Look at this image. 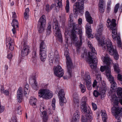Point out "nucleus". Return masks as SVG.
<instances>
[{
  "instance_id": "f257e3e1",
  "label": "nucleus",
  "mask_w": 122,
  "mask_h": 122,
  "mask_svg": "<svg viewBox=\"0 0 122 122\" xmlns=\"http://www.w3.org/2000/svg\"><path fill=\"white\" fill-rule=\"evenodd\" d=\"M73 14H70L69 21L73 26V29L71 32V40L73 43L75 44L76 47L78 48L77 50L78 51L80 46L82 44V31L81 30L78 29V25L73 23Z\"/></svg>"
},
{
  "instance_id": "f03ea898",
  "label": "nucleus",
  "mask_w": 122,
  "mask_h": 122,
  "mask_svg": "<svg viewBox=\"0 0 122 122\" xmlns=\"http://www.w3.org/2000/svg\"><path fill=\"white\" fill-rule=\"evenodd\" d=\"M88 45L92 52H88L86 55V57L87 59V61L91 68L94 70L97 67V58L96 57V52L90 42H88Z\"/></svg>"
},
{
  "instance_id": "7ed1b4c3",
  "label": "nucleus",
  "mask_w": 122,
  "mask_h": 122,
  "mask_svg": "<svg viewBox=\"0 0 122 122\" xmlns=\"http://www.w3.org/2000/svg\"><path fill=\"white\" fill-rule=\"evenodd\" d=\"M102 42H99V46H101L103 50H107L110 55H114V57L115 59H118L119 56L116 49L113 48L111 40L109 39L106 40L104 38Z\"/></svg>"
},
{
  "instance_id": "20e7f679",
  "label": "nucleus",
  "mask_w": 122,
  "mask_h": 122,
  "mask_svg": "<svg viewBox=\"0 0 122 122\" xmlns=\"http://www.w3.org/2000/svg\"><path fill=\"white\" fill-rule=\"evenodd\" d=\"M117 93L118 97H117L116 95L114 94L112 96L111 101L114 106L116 107H118V102L119 101L120 102L122 105V99H120L119 98H122V88L118 87L117 90Z\"/></svg>"
},
{
  "instance_id": "39448f33",
  "label": "nucleus",
  "mask_w": 122,
  "mask_h": 122,
  "mask_svg": "<svg viewBox=\"0 0 122 122\" xmlns=\"http://www.w3.org/2000/svg\"><path fill=\"white\" fill-rule=\"evenodd\" d=\"M39 96L46 99H48L52 98L53 96L52 92L48 89H42L39 91Z\"/></svg>"
},
{
  "instance_id": "423d86ee",
  "label": "nucleus",
  "mask_w": 122,
  "mask_h": 122,
  "mask_svg": "<svg viewBox=\"0 0 122 122\" xmlns=\"http://www.w3.org/2000/svg\"><path fill=\"white\" fill-rule=\"evenodd\" d=\"M86 0H78L73 6V11L74 14H77L78 12H81L84 9V3Z\"/></svg>"
},
{
  "instance_id": "0eeeda50",
  "label": "nucleus",
  "mask_w": 122,
  "mask_h": 122,
  "mask_svg": "<svg viewBox=\"0 0 122 122\" xmlns=\"http://www.w3.org/2000/svg\"><path fill=\"white\" fill-rule=\"evenodd\" d=\"M68 51V49H66V51H65L64 54V55L66 59V64L69 75L68 77H67L66 78L64 77V78L67 79L71 77L72 76L71 71V70H70V69H71L72 66V63L69 57V54Z\"/></svg>"
},
{
  "instance_id": "6e6552de",
  "label": "nucleus",
  "mask_w": 122,
  "mask_h": 122,
  "mask_svg": "<svg viewBox=\"0 0 122 122\" xmlns=\"http://www.w3.org/2000/svg\"><path fill=\"white\" fill-rule=\"evenodd\" d=\"M53 28L55 30H54L56 36L60 41L61 40V31L59 27L58 21L56 19H54L53 22Z\"/></svg>"
},
{
  "instance_id": "1a4fd4ad",
  "label": "nucleus",
  "mask_w": 122,
  "mask_h": 122,
  "mask_svg": "<svg viewBox=\"0 0 122 122\" xmlns=\"http://www.w3.org/2000/svg\"><path fill=\"white\" fill-rule=\"evenodd\" d=\"M103 30V25L102 23H100L98 25L97 28V33L96 34V38L99 41L98 44L99 46V42L100 41L102 42L103 41V39L107 40L108 39H107L104 37H102V32Z\"/></svg>"
},
{
  "instance_id": "9d476101",
  "label": "nucleus",
  "mask_w": 122,
  "mask_h": 122,
  "mask_svg": "<svg viewBox=\"0 0 122 122\" xmlns=\"http://www.w3.org/2000/svg\"><path fill=\"white\" fill-rule=\"evenodd\" d=\"M111 110L112 115L114 116L115 119L118 121L117 122H120L119 121L121 119V116L122 115L121 109L119 107H114L112 108Z\"/></svg>"
},
{
  "instance_id": "9b49d317",
  "label": "nucleus",
  "mask_w": 122,
  "mask_h": 122,
  "mask_svg": "<svg viewBox=\"0 0 122 122\" xmlns=\"http://www.w3.org/2000/svg\"><path fill=\"white\" fill-rule=\"evenodd\" d=\"M46 24L45 17L43 15L40 19L38 24V29L39 32L41 33L43 31Z\"/></svg>"
},
{
  "instance_id": "f8f14e48",
  "label": "nucleus",
  "mask_w": 122,
  "mask_h": 122,
  "mask_svg": "<svg viewBox=\"0 0 122 122\" xmlns=\"http://www.w3.org/2000/svg\"><path fill=\"white\" fill-rule=\"evenodd\" d=\"M40 109V115L43 117L44 121L46 122L48 119V116L47 114L46 109L43 103H41Z\"/></svg>"
},
{
  "instance_id": "ddd939ff",
  "label": "nucleus",
  "mask_w": 122,
  "mask_h": 122,
  "mask_svg": "<svg viewBox=\"0 0 122 122\" xmlns=\"http://www.w3.org/2000/svg\"><path fill=\"white\" fill-rule=\"evenodd\" d=\"M116 20L114 19H112L111 21H110L109 19L107 21V23L108 24V26L110 29L112 30V33H117V30L115 29H113L116 26Z\"/></svg>"
},
{
  "instance_id": "4468645a",
  "label": "nucleus",
  "mask_w": 122,
  "mask_h": 122,
  "mask_svg": "<svg viewBox=\"0 0 122 122\" xmlns=\"http://www.w3.org/2000/svg\"><path fill=\"white\" fill-rule=\"evenodd\" d=\"M54 73L55 75L56 76L61 77L64 74V71L61 66L58 65L55 68Z\"/></svg>"
},
{
  "instance_id": "2eb2a0df",
  "label": "nucleus",
  "mask_w": 122,
  "mask_h": 122,
  "mask_svg": "<svg viewBox=\"0 0 122 122\" xmlns=\"http://www.w3.org/2000/svg\"><path fill=\"white\" fill-rule=\"evenodd\" d=\"M82 77L83 79L85 81L86 83V86L91 85V81L90 76L88 72H87L84 73L83 74H81Z\"/></svg>"
},
{
  "instance_id": "dca6fc26",
  "label": "nucleus",
  "mask_w": 122,
  "mask_h": 122,
  "mask_svg": "<svg viewBox=\"0 0 122 122\" xmlns=\"http://www.w3.org/2000/svg\"><path fill=\"white\" fill-rule=\"evenodd\" d=\"M6 44L7 47L12 51L14 48V41L10 37H7L6 38Z\"/></svg>"
},
{
  "instance_id": "f3484780",
  "label": "nucleus",
  "mask_w": 122,
  "mask_h": 122,
  "mask_svg": "<svg viewBox=\"0 0 122 122\" xmlns=\"http://www.w3.org/2000/svg\"><path fill=\"white\" fill-rule=\"evenodd\" d=\"M30 47L26 44V42H24L23 44V47L21 51V55L22 57L26 56L29 51Z\"/></svg>"
},
{
  "instance_id": "a211bd4d",
  "label": "nucleus",
  "mask_w": 122,
  "mask_h": 122,
  "mask_svg": "<svg viewBox=\"0 0 122 122\" xmlns=\"http://www.w3.org/2000/svg\"><path fill=\"white\" fill-rule=\"evenodd\" d=\"M11 25L13 28L12 29V31L13 34H11V35L12 36H14L15 35L16 33L15 28L18 27V23L17 20L13 19V21L11 23Z\"/></svg>"
},
{
  "instance_id": "6ab92c4d",
  "label": "nucleus",
  "mask_w": 122,
  "mask_h": 122,
  "mask_svg": "<svg viewBox=\"0 0 122 122\" xmlns=\"http://www.w3.org/2000/svg\"><path fill=\"white\" fill-rule=\"evenodd\" d=\"M23 92L22 88L20 87L18 89L17 93V100L19 102H21L23 99Z\"/></svg>"
},
{
  "instance_id": "aec40b11",
  "label": "nucleus",
  "mask_w": 122,
  "mask_h": 122,
  "mask_svg": "<svg viewBox=\"0 0 122 122\" xmlns=\"http://www.w3.org/2000/svg\"><path fill=\"white\" fill-rule=\"evenodd\" d=\"M112 37L114 40H116V38H117V41L118 46L119 47H121L122 43L120 36L118 35L117 36V33L116 34L114 33H112Z\"/></svg>"
},
{
  "instance_id": "412c9836",
  "label": "nucleus",
  "mask_w": 122,
  "mask_h": 122,
  "mask_svg": "<svg viewBox=\"0 0 122 122\" xmlns=\"http://www.w3.org/2000/svg\"><path fill=\"white\" fill-rule=\"evenodd\" d=\"M80 114L79 111L75 112L73 116L71 122H79L80 118Z\"/></svg>"
},
{
  "instance_id": "4be33fe9",
  "label": "nucleus",
  "mask_w": 122,
  "mask_h": 122,
  "mask_svg": "<svg viewBox=\"0 0 122 122\" xmlns=\"http://www.w3.org/2000/svg\"><path fill=\"white\" fill-rule=\"evenodd\" d=\"M55 54V58H53V56H51L50 57L49 62L50 64L51 65H52L53 63L54 59L55 61L56 62L57 61H58L59 58L57 52H56Z\"/></svg>"
},
{
  "instance_id": "5701e85b",
  "label": "nucleus",
  "mask_w": 122,
  "mask_h": 122,
  "mask_svg": "<svg viewBox=\"0 0 122 122\" xmlns=\"http://www.w3.org/2000/svg\"><path fill=\"white\" fill-rule=\"evenodd\" d=\"M85 14V18L87 21L89 23L92 24L93 23V21L89 12L88 11H86Z\"/></svg>"
},
{
  "instance_id": "b1692460",
  "label": "nucleus",
  "mask_w": 122,
  "mask_h": 122,
  "mask_svg": "<svg viewBox=\"0 0 122 122\" xmlns=\"http://www.w3.org/2000/svg\"><path fill=\"white\" fill-rule=\"evenodd\" d=\"M102 59H103L102 61L103 62L107 65H109L112 63L111 59L108 56H102Z\"/></svg>"
},
{
  "instance_id": "393cba45",
  "label": "nucleus",
  "mask_w": 122,
  "mask_h": 122,
  "mask_svg": "<svg viewBox=\"0 0 122 122\" xmlns=\"http://www.w3.org/2000/svg\"><path fill=\"white\" fill-rule=\"evenodd\" d=\"M91 24L90 23H87L85 26L86 33L89 36H91V33L92 30L91 29Z\"/></svg>"
},
{
  "instance_id": "a878e982",
  "label": "nucleus",
  "mask_w": 122,
  "mask_h": 122,
  "mask_svg": "<svg viewBox=\"0 0 122 122\" xmlns=\"http://www.w3.org/2000/svg\"><path fill=\"white\" fill-rule=\"evenodd\" d=\"M46 51H40V59L43 61H44L46 59L47 57Z\"/></svg>"
},
{
  "instance_id": "bb28decb",
  "label": "nucleus",
  "mask_w": 122,
  "mask_h": 122,
  "mask_svg": "<svg viewBox=\"0 0 122 122\" xmlns=\"http://www.w3.org/2000/svg\"><path fill=\"white\" fill-rule=\"evenodd\" d=\"M107 70L106 71V75L107 77L108 78L110 82L111 83L113 81H114L113 77L111 75V70L109 69Z\"/></svg>"
},
{
  "instance_id": "cd10ccee",
  "label": "nucleus",
  "mask_w": 122,
  "mask_h": 122,
  "mask_svg": "<svg viewBox=\"0 0 122 122\" xmlns=\"http://www.w3.org/2000/svg\"><path fill=\"white\" fill-rule=\"evenodd\" d=\"M81 108L83 111L86 114L91 113L92 112L90 108L89 107H87L86 105H85V104L82 105Z\"/></svg>"
},
{
  "instance_id": "c85d7f7f",
  "label": "nucleus",
  "mask_w": 122,
  "mask_h": 122,
  "mask_svg": "<svg viewBox=\"0 0 122 122\" xmlns=\"http://www.w3.org/2000/svg\"><path fill=\"white\" fill-rule=\"evenodd\" d=\"M104 85L101 87L100 91H101V94L102 95L104 96L106 92V90L107 89V87L105 83H104Z\"/></svg>"
},
{
  "instance_id": "c756f323",
  "label": "nucleus",
  "mask_w": 122,
  "mask_h": 122,
  "mask_svg": "<svg viewBox=\"0 0 122 122\" xmlns=\"http://www.w3.org/2000/svg\"><path fill=\"white\" fill-rule=\"evenodd\" d=\"M37 101V99L35 98L31 97L29 101V103L31 105L35 106Z\"/></svg>"
},
{
  "instance_id": "7c9ffc66",
  "label": "nucleus",
  "mask_w": 122,
  "mask_h": 122,
  "mask_svg": "<svg viewBox=\"0 0 122 122\" xmlns=\"http://www.w3.org/2000/svg\"><path fill=\"white\" fill-rule=\"evenodd\" d=\"M46 51V45L44 42L42 41L40 44V51Z\"/></svg>"
},
{
  "instance_id": "2f4dec72",
  "label": "nucleus",
  "mask_w": 122,
  "mask_h": 122,
  "mask_svg": "<svg viewBox=\"0 0 122 122\" xmlns=\"http://www.w3.org/2000/svg\"><path fill=\"white\" fill-rule=\"evenodd\" d=\"M101 115L102 117V120H105V119H107V116L105 111L101 110Z\"/></svg>"
},
{
  "instance_id": "473e14b6",
  "label": "nucleus",
  "mask_w": 122,
  "mask_h": 122,
  "mask_svg": "<svg viewBox=\"0 0 122 122\" xmlns=\"http://www.w3.org/2000/svg\"><path fill=\"white\" fill-rule=\"evenodd\" d=\"M113 67L114 71L118 73L120 72L119 67L118 64L115 63L113 64Z\"/></svg>"
},
{
  "instance_id": "72a5a7b5",
  "label": "nucleus",
  "mask_w": 122,
  "mask_h": 122,
  "mask_svg": "<svg viewBox=\"0 0 122 122\" xmlns=\"http://www.w3.org/2000/svg\"><path fill=\"white\" fill-rule=\"evenodd\" d=\"M109 69L111 70V67L110 66H102L100 68V70L101 71L103 72L105 71L106 73V71Z\"/></svg>"
},
{
  "instance_id": "f704fd0d",
  "label": "nucleus",
  "mask_w": 122,
  "mask_h": 122,
  "mask_svg": "<svg viewBox=\"0 0 122 122\" xmlns=\"http://www.w3.org/2000/svg\"><path fill=\"white\" fill-rule=\"evenodd\" d=\"M99 9L100 12L101 13H103L105 9V6L104 4H99Z\"/></svg>"
},
{
  "instance_id": "c9c22d12",
  "label": "nucleus",
  "mask_w": 122,
  "mask_h": 122,
  "mask_svg": "<svg viewBox=\"0 0 122 122\" xmlns=\"http://www.w3.org/2000/svg\"><path fill=\"white\" fill-rule=\"evenodd\" d=\"M24 90V94L26 96L27 94L28 95L29 92V85L28 84H26L25 85Z\"/></svg>"
},
{
  "instance_id": "e433bc0d",
  "label": "nucleus",
  "mask_w": 122,
  "mask_h": 122,
  "mask_svg": "<svg viewBox=\"0 0 122 122\" xmlns=\"http://www.w3.org/2000/svg\"><path fill=\"white\" fill-rule=\"evenodd\" d=\"M111 83V88L110 90L112 92H113L114 91L115 89V87L116 86L117 84L115 81H113Z\"/></svg>"
},
{
  "instance_id": "4c0bfd02",
  "label": "nucleus",
  "mask_w": 122,
  "mask_h": 122,
  "mask_svg": "<svg viewBox=\"0 0 122 122\" xmlns=\"http://www.w3.org/2000/svg\"><path fill=\"white\" fill-rule=\"evenodd\" d=\"M62 6V5L61 3H57L55 5V9L57 12L59 10L60 8Z\"/></svg>"
},
{
  "instance_id": "58836bf2",
  "label": "nucleus",
  "mask_w": 122,
  "mask_h": 122,
  "mask_svg": "<svg viewBox=\"0 0 122 122\" xmlns=\"http://www.w3.org/2000/svg\"><path fill=\"white\" fill-rule=\"evenodd\" d=\"M0 91L2 93H4L6 96H8L9 94V92L8 90H4L3 87H2L0 89Z\"/></svg>"
},
{
  "instance_id": "ea45409f",
  "label": "nucleus",
  "mask_w": 122,
  "mask_h": 122,
  "mask_svg": "<svg viewBox=\"0 0 122 122\" xmlns=\"http://www.w3.org/2000/svg\"><path fill=\"white\" fill-rule=\"evenodd\" d=\"M60 101V104L61 106L63 105L64 103H65L66 102V100L65 97H61L59 98Z\"/></svg>"
},
{
  "instance_id": "a19ab883",
  "label": "nucleus",
  "mask_w": 122,
  "mask_h": 122,
  "mask_svg": "<svg viewBox=\"0 0 122 122\" xmlns=\"http://www.w3.org/2000/svg\"><path fill=\"white\" fill-rule=\"evenodd\" d=\"M65 93L64 92L63 90L61 89L59 91L58 95L59 98L61 97H64Z\"/></svg>"
},
{
  "instance_id": "79ce46f5",
  "label": "nucleus",
  "mask_w": 122,
  "mask_h": 122,
  "mask_svg": "<svg viewBox=\"0 0 122 122\" xmlns=\"http://www.w3.org/2000/svg\"><path fill=\"white\" fill-rule=\"evenodd\" d=\"M29 11V9L27 8L25 9V12L24 13V17L25 19H27L28 18V12Z\"/></svg>"
},
{
  "instance_id": "37998d69",
  "label": "nucleus",
  "mask_w": 122,
  "mask_h": 122,
  "mask_svg": "<svg viewBox=\"0 0 122 122\" xmlns=\"http://www.w3.org/2000/svg\"><path fill=\"white\" fill-rule=\"evenodd\" d=\"M65 9L66 13H68L69 12L70 9L69 2L68 0H67L66 1V4Z\"/></svg>"
},
{
  "instance_id": "c03bdc74",
  "label": "nucleus",
  "mask_w": 122,
  "mask_h": 122,
  "mask_svg": "<svg viewBox=\"0 0 122 122\" xmlns=\"http://www.w3.org/2000/svg\"><path fill=\"white\" fill-rule=\"evenodd\" d=\"M51 25L50 23H48L47 29V34L49 35L51 32Z\"/></svg>"
},
{
  "instance_id": "a18cd8bd",
  "label": "nucleus",
  "mask_w": 122,
  "mask_h": 122,
  "mask_svg": "<svg viewBox=\"0 0 122 122\" xmlns=\"http://www.w3.org/2000/svg\"><path fill=\"white\" fill-rule=\"evenodd\" d=\"M80 87L81 89V92L82 93L86 91V88L84 86V85L81 84H80Z\"/></svg>"
},
{
  "instance_id": "49530a36",
  "label": "nucleus",
  "mask_w": 122,
  "mask_h": 122,
  "mask_svg": "<svg viewBox=\"0 0 122 122\" xmlns=\"http://www.w3.org/2000/svg\"><path fill=\"white\" fill-rule=\"evenodd\" d=\"M87 100V97H83L82 98L81 100V102L82 103H83L82 105H84V104H85V105H86V102Z\"/></svg>"
},
{
  "instance_id": "de8ad7c7",
  "label": "nucleus",
  "mask_w": 122,
  "mask_h": 122,
  "mask_svg": "<svg viewBox=\"0 0 122 122\" xmlns=\"http://www.w3.org/2000/svg\"><path fill=\"white\" fill-rule=\"evenodd\" d=\"M119 5V3H117L114 9V12L115 13H116L117 11Z\"/></svg>"
},
{
  "instance_id": "09e8293b",
  "label": "nucleus",
  "mask_w": 122,
  "mask_h": 122,
  "mask_svg": "<svg viewBox=\"0 0 122 122\" xmlns=\"http://www.w3.org/2000/svg\"><path fill=\"white\" fill-rule=\"evenodd\" d=\"M56 100L55 99H53L52 101V106L53 110L55 109Z\"/></svg>"
},
{
  "instance_id": "8fccbe9b",
  "label": "nucleus",
  "mask_w": 122,
  "mask_h": 122,
  "mask_svg": "<svg viewBox=\"0 0 122 122\" xmlns=\"http://www.w3.org/2000/svg\"><path fill=\"white\" fill-rule=\"evenodd\" d=\"M73 101L74 103L76 104L77 105H78L79 103V100L78 98L76 97V98H74Z\"/></svg>"
},
{
  "instance_id": "3c124183",
  "label": "nucleus",
  "mask_w": 122,
  "mask_h": 122,
  "mask_svg": "<svg viewBox=\"0 0 122 122\" xmlns=\"http://www.w3.org/2000/svg\"><path fill=\"white\" fill-rule=\"evenodd\" d=\"M33 80L34 83V85L33 86V87L35 89H37V87L38 86V84L35 79H34Z\"/></svg>"
},
{
  "instance_id": "603ef678",
  "label": "nucleus",
  "mask_w": 122,
  "mask_h": 122,
  "mask_svg": "<svg viewBox=\"0 0 122 122\" xmlns=\"http://www.w3.org/2000/svg\"><path fill=\"white\" fill-rule=\"evenodd\" d=\"M86 118L87 120H90L92 119V114L91 113L87 114H86Z\"/></svg>"
},
{
  "instance_id": "864d4df0",
  "label": "nucleus",
  "mask_w": 122,
  "mask_h": 122,
  "mask_svg": "<svg viewBox=\"0 0 122 122\" xmlns=\"http://www.w3.org/2000/svg\"><path fill=\"white\" fill-rule=\"evenodd\" d=\"M93 95L95 97H97L100 94L97 91L95 90L94 92Z\"/></svg>"
},
{
  "instance_id": "5fc2aeb1",
  "label": "nucleus",
  "mask_w": 122,
  "mask_h": 122,
  "mask_svg": "<svg viewBox=\"0 0 122 122\" xmlns=\"http://www.w3.org/2000/svg\"><path fill=\"white\" fill-rule=\"evenodd\" d=\"M32 58H34V60H36V52L35 51L33 52L32 53Z\"/></svg>"
},
{
  "instance_id": "6e6d98bb",
  "label": "nucleus",
  "mask_w": 122,
  "mask_h": 122,
  "mask_svg": "<svg viewBox=\"0 0 122 122\" xmlns=\"http://www.w3.org/2000/svg\"><path fill=\"white\" fill-rule=\"evenodd\" d=\"M118 80L121 81H122V75L120 74H118L117 76Z\"/></svg>"
},
{
  "instance_id": "4d7b16f0",
  "label": "nucleus",
  "mask_w": 122,
  "mask_h": 122,
  "mask_svg": "<svg viewBox=\"0 0 122 122\" xmlns=\"http://www.w3.org/2000/svg\"><path fill=\"white\" fill-rule=\"evenodd\" d=\"M5 109L4 106L0 105V113L3 112Z\"/></svg>"
},
{
  "instance_id": "13d9d810",
  "label": "nucleus",
  "mask_w": 122,
  "mask_h": 122,
  "mask_svg": "<svg viewBox=\"0 0 122 122\" xmlns=\"http://www.w3.org/2000/svg\"><path fill=\"white\" fill-rule=\"evenodd\" d=\"M13 57L12 54V53H8L7 55V58L9 59H10L12 58Z\"/></svg>"
},
{
  "instance_id": "bf43d9fd",
  "label": "nucleus",
  "mask_w": 122,
  "mask_h": 122,
  "mask_svg": "<svg viewBox=\"0 0 122 122\" xmlns=\"http://www.w3.org/2000/svg\"><path fill=\"white\" fill-rule=\"evenodd\" d=\"M92 104L94 110H95L97 109V107L96 104L93 103H92Z\"/></svg>"
},
{
  "instance_id": "052dcab7",
  "label": "nucleus",
  "mask_w": 122,
  "mask_h": 122,
  "mask_svg": "<svg viewBox=\"0 0 122 122\" xmlns=\"http://www.w3.org/2000/svg\"><path fill=\"white\" fill-rule=\"evenodd\" d=\"M61 19L62 20H64L65 18V15L64 14H62L60 16Z\"/></svg>"
},
{
  "instance_id": "680f3d73",
  "label": "nucleus",
  "mask_w": 122,
  "mask_h": 122,
  "mask_svg": "<svg viewBox=\"0 0 122 122\" xmlns=\"http://www.w3.org/2000/svg\"><path fill=\"white\" fill-rule=\"evenodd\" d=\"M97 81L96 80H95L93 82V87H96L97 86Z\"/></svg>"
},
{
  "instance_id": "e2e57ef3",
  "label": "nucleus",
  "mask_w": 122,
  "mask_h": 122,
  "mask_svg": "<svg viewBox=\"0 0 122 122\" xmlns=\"http://www.w3.org/2000/svg\"><path fill=\"white\" fill-rule=\"evenodd\" d=\"M46 10L47 12H49L50 10H51L50 8L49 7V5H46Z\"/></svg>"
},
{
  "instance_id": "0e129e2a",
  "label": "nucleus",
  "mask_w": 122,
  "mask_h": 122,
  "mask_svg": "<svg viewBox=\"0 0 122 122\" xmlns=\"http://www.w3.org/2000/svg\"><path fill=\"white\" fill-rule=\"evenodd\" d=\"M12 17L13 19H15V18L17 17L15 13V12H12Z\"/></svg>"
},
{
  "instance_id": "69168bd1",
  "label": "nucleus",
  "mask_w": 122,
  "mask_h": 122,
  "mask_svg": "<svg viewBox=\"0 0 122 122\" xmlns=\"http://www.w3.org/2000/svg\"><path fill=\"white\" fill-rule=\"evenodd\" d=\"M54 122H59V120L58 118V117H55L54 119Z\"/></svg>"
},
{
  "instance_id": "338daca9",
  "label": "nucleus",
  "mask_w": 122,
  "mask_h": 122,
  "mask_svg": "<svg viewBox=\"0 0 122 122\" xmlns=\"http://www.w3.org/2000/svg\"><path fill=\"white\" fill-rule=\"evenodd\" d=\"M110 9H111L110 5H107V11L108 12H109V11L110 10Z\"/></svg>"
},
{
  "instance_id": "774afa93",
  "label": "nucleus",
  "mask_w": 122,
  "mask_h": 122,
  "mask_svg": "<svg viewBox=\"0 0 122 122\" xmlns=\"http://www.w3.org/2000/svg\"><path fill=\"white\" fill-rule=\"evenodd\" d=\"M78 22L79 24L80 25L82 23V20L81 18L79 19L78 20Z\"/></svg>"
}]
</instances>
